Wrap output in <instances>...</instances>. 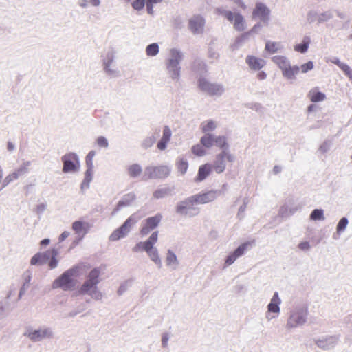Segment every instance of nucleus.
Here are the masks:
<instances>
[{"label":"nucleus","mask_w":352,"mask_h":352,"mask_svg":"<svg viewBox=\"0 0 352 352\" xmlns=\"http://www.w3.org/2000/svg\"><path fill=\"white\" fill-rule=\"evenodd\" d=\"M100 270L99 268H94L87 275V280L80 287L78 292L80 294H89L95 300H101L102 294L98 289V284L100 283Z\"/></svg>","instance_id":"nucleus-1"},{"label":"nucleus","mask_w":352,"mask_h":352,"mask_svg":"<svg viewBox=\"0 0 352 352\" xmlns=\"http://www.w3.org/2000/svg\"><path fill=\"white\" fill-rule=\"evenodd\" d=\"M78 274L77 268H72L65 271L58 278L55 280L52 284L53 288L60 287L64 290L72 289L75 285L74 277Z\"/></svg>","instance_id":"nucleus-2"},{"label":"nucleus","mask_w":352,"mask_h":352,"mask_svg":"<svg viewBox=\"0 0 352 352\" xmlns=\"http://www.w3.org/2000/svg\"><path fill=\"white\" fill-rule=\"evenodd\" d=\"M140 219V217L135 213L131 215L120 228L113 232L110 235L109 239L115 241L123 238L129 232L131 228Z\"/></svg>","instance_id":"nucleus-3"},{"label":"nucleus","mask_w":352,"mask_h":352,"mask_svg":"<svg viewBox=\"0 0 352 352\" xmlns=\"http://www.w3.org/2000/svg\"><path fill=\"white\" fill-rule=\"evenodd\" d=\"M235 160V156L229 151L223 150L216 155L214 161L212 169L218 174L222 173L226 168V162L232 163Z\"/></svg>","instance_id":"nucleus-4"},{"label":"nucleus","mask_w":352,"mask_h":352,"mask_svg":"<svg viewBox=\"0 0 352 352\" xmlns=\"http://www.w3.org/2000/svg\"><path fill=\"white\" fill-rule=\"evenodd\" d=\"M170 173L168 166L161 165L157 166H148L145 169L144 179H164L167 177Z\"/></svg>","instance_id":"nucleus-5"},{"label":"nucleus","mask_w":352,"mask_h":352,"mask_svg":"<svg viewBox=\"0 0 352 352\" xmlns=\"http://www.w3.org/2000/svg\"><path fill=\"white\" fill-rule=\"evenodd\" d=\"M171 58L168 63V69L170 73L171 77L174 79L179 78L180 67L179 66V61L182 60V55L177 50H172L170 51Z\"/></svg>","instance_id":"nucleus-6"},{"label":"nucleus","mask_w":352,"mask_h":352,"mask_svg":"<svg viewBox=\"0 0 352 352\" xmlns=\"http://www.w3.org/2000/svg\"><path fill=\"white\" fill-rule=\"evenodd\" d=\"M195 205L196 204L194 203L192 197H190L177 205L176 211L182 215L194 216L199 213V209L195 208Z\"/></svg>","instance_id":"nucleus-7"},{"label":"nucleus","mask_w":352,"mask_h":352,"mask_svg":"<svg viewBox=\"0 0 352 352\" xmlns=\"http://www.w3.org/2000/svg\"><path fill=\"white\" fill-rule=\"evenodd\" d=\"M198 86L201 90L206 92L210 96H218L223 93V88L221 85L211 83L206 78H200Z\"/></svg>","instance_id":"nucleus-8"},{"label":"nucleus","mask_w":352,"mask_h":352,"mask_svg":"<svg viewBox=\"0 0 352 352\" xmlns=\"http://www.w3.org/2000/svg\"><path fill=\"white\" fill-rule=\"evenodd\" d=\"M162 219L161 214H157L153 217L147 218L142 226L140 234L143 236L147 235L151 230L158 226Z\"/></svg>","instance_id":"nucleus-9"},{"label":"nucleus","mask_w":352,"mask_h":352,"mask_svg":"<svg viewBox=\"0 0 352 352\" xmlns=\"http://www.w3.org/2000/svg\"><path fill=\"white\" fill-rule=\"evenodd\" d=\"M224 16L229 21L233 23L234 28L236 30L241 32L245 30V20L241 14L227 11L224 12Z\"/></svg>","instance_id":"nucleus-10"},{"label":"nucleus","mask_w":352,"mask_h":352,"mask_svg":"<svg viewBox=\"0 0 352 352\" xmlns=\"http://www.w3.org/2000/svg\"><path fill=\"white\" fill-rule=\"evenodd\" d=\"M205 25L204 18L199 15H194L188 21V27L193 34H199L204 32Z\"/></svg>","instance_id":"nucleus-11"},{"label":"nucleus","mask_w":352,"mask_h":352,"mask_svg":"<svg viewBox=\"0 0 352 352\" xmlns=\"http://www.w3.org/2000/svg\"><path fill=\"white\" fill-rule=\"evenodd\" d=\"M307 310H300L294 312L289 317L287 325L288 327H294L302 324L306 321Z\"/></svg>","instance_id":"nucleus-12"},{"label":"nucleus","mask_w":352,"mask_h":352,"mask_svg":"<svg viewBox=\"0 0 352 352\" xmlns=\"http://www.w3.org/2000/svg\"><path fill=\"white\" fill-rule=\"evenodd\" d=\"M217 190H210L204 193H199L191 196L196 204H205L214 201L217 196Z\"/></svg>","instance_id":"nucleus-13"},{"label":"nucleus","mask_w":352,"mask_h":352,"mask_svg":"<svg viewBox=\"0 0 352 352\" xmlns=\"http://www.w3.org/2000/svg\"><path fill=\"white\" fill-rule=\"evenodd\" d=\"M270 12V10L265 4L258 2L256 3L255 8L252 12V17L254 19L258 18L263 21H267Z\"/></svg>","instance_id":"nucleus-14"},{"label":"nucleus","mask_w":352,"mask_h":352,"mask_svg":"<svg viewBox=\"0 0 352 352\" xmlns=\"http://www.w3.org/2000/svg\"><path fill=\"white\" fill-rule=\"evenodd\" d=\"M245 62L249 67L254 71L260 70L266 64L264 59L252 55H248L245 58Z\"/></svg>","instance_id":"nucleus-15"},{"label":"nucleus","mask_w":352,"mask_h":352,"mask_svg":"<svg viewBox=\"0 0 352 352\" xmlns=\"http://www.w3.org/2000/svg\"><path fill=\"white\" fill-rule=\"evenodd\" d=\"M28 170L26 166H21L14 170L13 173L9 174L8 176L6 177L3 182V187L6 186L12 182L17 179L20 176L24 175L25 173H27Z\"/></svg>","instance_id":"nucleus-16"},{"label":"nucleus","mask_w":352,"mask_h":352,"mask_svg":"<svg viewBox=\"0 0 352 352\" xmlns=\"http://www.w3.org/2000/svg\"><path fill=\"white\" fill-rule=\"evenodd\" d=\"M212 166L209 164L201 165L199 168L198 174L195 178V182H199L204 180L211 173Z\"/></svg>","instance_id":"nucleus-17"},{"label":"nucleus","mask_w":352,"mask_h":352,"mask_svg":"<svg viewBox=\"0 0 352 352\" xmlns=\"http://www.w3.org/2000/svg\"><path fill=\"white\" fill-rule=\"evenodd\" d=\"M50 336L51 332L47 329L35 330L28 333V337L33 341L40 340Z\"/></svg>","instance_id":"nucleus-18"},{"label":"nucleus","mask_w":352,"mask_h":352,"mask_svg":"<svg viewBox=\"0 0 352 352\" xmlns=\"http://www.w3.org/2000/svg\"><path fill=\"white\" fill-rule=\"evenodd\" d=\"M171 138V131L168 126H165L163 131V136L157 143V148L163 151L166 148L167 143Z\"/></svg>","instance_id":"nucleus-19"},{"label":"nucleus","mask_w":352,"mask_h":352,"mask_svg":"<svg viewBox=\"0 0 352 352\" xmlns=\"http://www.w3.org/2000/svg\"><path fill=\"white\" fill-rule=\"evenodd\" d=\"M308 97L312 102H318L323 101L326 96L318 90V87L311 89L308 93Z\"/></svg>","instance_id":"nucleus-20"},{"label":"nucleus","mask_w":352,"mask_h":352,"mask_svg":"<svg viewBox=\"0 0 352 352\" xmlns=\"http://www.w3.org/2000/svg\"><path fill=\"white\" fill-rule=\"evenodd\" d=\"M281 300L278 296L277 292H275L273 297L271 299L270 303L267 306V309L269 312L273 313H279L280 307L279 305L280 304Z\"/></svg>","instance_id":"nucleus-21"},{"label":"nucleus","mask_w":352,"mask_h":352,"mask_svg":"<svg viewBox=\"0 0 352 352\" xmlns=\"http://www.w3.org/2000/svg\"><path fill=\"white\" fill-rule=\"evenodd\" d=\"M272 60L282 70V72L290 65L288 59L283 56H275Z\"/></svg>","instance_id":"nucleus-22"},{"label":"nucleus","mask_w":352,"mask_h":352,"mask_svg":"<svg viewBox=\"0 0 352 352\" xmlns=\"http://www.w3.org/2000/svg\"><path fill=\"white\" fill-rule=\"evenodd\" d=\"M50 259V255L49 253H47V252L44 253H38L36 254L32 258H31V264L32 265H36V264H43L46 263Z\"/></svg>","instance_id":"nucleus-23"},{"label":"nucleus","mask_w":352,"mask_h":352,"mask_svg":"<svg viewBox=\"0 0 352 352\" xmlns=\"http://www.w3.org/2000/svg\"><path fill=\"white\" fill-rule=\"evenodd\" d=\"M127 172L131 177H139L142 173V168L138 164H133L127 167Z\"/></svg>","instance_id":"nucleus-24"},{"label":"nucleus","mask_w":352,"mask_h":352,"mask_svg":"<svg viewBox=\"0 0 352 352\" xmlns=\"http://www.w3.org/2000/svg\"><path fill=\"white\" fill-rule=\"evenodd\" d=\"M300 67L297 65L291 66L290 65L287 67V69L283 72V75L289 78L292 79L295 77L296 74L299 73Z\"/></svg>","instance_id":"nucleus-25"},{"label":"nucleus","mask_w":352,"mask_h":352,"mask_svg":"<svg viewBox=\"0 0 352 352\" xmlns=\"http://www.w3.org/2000/svg\"><path fill=\"white\" fill-rule=\"evenodd\" d=\"M216 146L222 149V151L226 150L228 151V144L227 142V139L225 136H214V144Z\"/></svg>","instance_id":"nucleus-26"},{"label":"nucleus","mask_w":352,"mask_h":352,"mask_svg":"<svg viewBox=\"0 0 352 352\" xmlns=\"http://www.w3.org/2000/svg\"><path fill=\"white\" fill-rule=\"evenodd\" d=\"M201 144L206 148H210L214 146V136L211 134H206L201 138Z\"/></svg>","instance_id":"nucleus-27"},{"label":"nucleus","mask_w":352,"mask_h":352,"mask_svg":"<svg viewBox=\"0 0 352 352\" xmlns=\"http://www.w3.org/2000/svg\"><path fill=\"white\" fill-rule=\"evenodd\" d=\"M310 42V38L308 36H305L303 39L302 43L295 45L294 50L296 52L305 53L307 51Z\"/></svg>","instance_id":"nucleus-28"},{"label":"nucleus","mask_w":352,"mask_h":352,"mask_svg":"<svg viewBox=\"0 0 352 352\" xmlns=\"http://www.w3.org/2000/svg\"><path fill=\"white\" fill-rule=\"evenodd\" d=\"M265 49L267 52L274 54L280 49V45L278 42L267 41L265 43Z\"/></svg>","instance_id":"nucleus-29"},{"label":"nucleus","mask_w":352,"mask_h":352,"mask_svg":"<svg viewBox=\"0 0 352 352\" xmlns=\"http://www.w3.org/2000/svg\"><path fill=\"white\" fill-rule=\"evenodd\" d=\"M63 171L67 173L70 171H74L76 170V165L71 160H67L65 157L63 158Z\"/></svg>","instance_id":"nucleus-30"},{"label":"nucleus","mask_w":352,"mask_h":352,"mask_svg":"<svg viewBox=\"0 0 352 352\" xmlns=\"http://www.w3.org/2000/svg\"><path fill=\"white\" fill-rule=\"evenodd\" d=\"M47 253H49L50 261L49 263L50 267L52 269L57 266L58 261L56 258V256H57V251L54 249L50 250L47 251Z\"/></svg>","instance_id":"nucleus-31"},{"label":"nucleus","mask_w":352,"mask_h":352,"mask_svg":"<svg viewBox=\"0 0 352 352\" xmlns=\"http://www.w3.org/2000/svg\"><path fill=\"white\" fill-rule=\"evenodd\" d=\"M135 199V195L133 193L128 194L125 196L123 200L120 201L118 204V207L120 208L129 205Z\"/></svg>","instance_id":"nucleus-32"},{"label":"nucleus","mask_w":352,"mask_h":352,"mask_svg":"<svg viewBox=\"0 0 352 352\" xmlns=\"http://www.w3.org/2000/svg\"><path fill=\"white\" fill-rule=\"evenodd\" d=\"M146 54L149 56H153L158 54L159 46L157 43H152L148 45L146 49Z\"/></svg>","instance_id":"nucleus-33"},{"label":"nucleus","mask_w":352,"mask_h":352,"mask_svg":"<svg viewBox=\"0 0 352 352\" xmlns=\"http://www.w3.org/2000/svg\"><path fill=\"white\" fill-rule=\"evenodd\" d=\"M201 130L204 133H207L213 131L216 128V124L212 120H208L204 122L201 125Z\"/></svg>","instance_id":"nucleus-34"},{"label":"nucleus","mask_w":352,"mask_h":352,"mask_svg":"<svg viewBox=\"0 0 352 352\" xmlns=\"http://www.w3.org/2000/svg\"><path fill=\"white\" fill-rule=\"evenodd\" d=\"M310 219L314 221L317 220H324V214L322 210L320 209H315L312 211Z\"/></svg>","instance_id":"nucleus-35"},{"label":"nucleus","mask_w":352,"mask_h":352,"mask_svg":"<svg viewBox=\"0 0 352 352\" xmlns=\"http://www.w3.org/2000/svg\"><path fill=\"white\" fill-rule=\"evenodd\" d=\"M177 167L178 170L182 174H184L187 171V170H188V164L184 159H180L177 162Z\"/></svg>","instance_id":"nucleus-36"},{"label":"nucleus","mask_w":352,"mask_h":352,"mask_svg":"<svg viewBox=\"0 0 352 352\" xmlns=\"http://www.w3.org/2000/svg\"><path fill=\"white\" fill-rule=\"evenodd\" d=\"M251 245V243L250 242H245L243 244H241V245H239L234 251V252L235 253V254L236 255V256L239 257L241 256H242L245 251L248 249V248L249 246Z\"/></svg>","instance_id":"nucleus-37"},{"label":"nucleus","mask_w":352,"mask_h":352,"mask_svg":"<svg viewBox=\"0 0 352 352\" xmlns=\"http://www.w3.org/2000/svg\"><path fill=\"white\" fill-rule=\"evenodd\" d=\"M192 152L193 154L197 156H203L206 153V150L204 148L202 144H197L192 147Z\"/></svg>","instance_id":"nucleus-38"},{"label":"nucleus","mask_w":352,"mask_h":352,"mask_svg":"<svg viewBox=\"0 0 352 352\" xmlns=\"http://www.w3.org/2000/svg\"><path fill=\"white\" fill-rule=\"evenodd\" d=\"M167 265H170L177 263V258L176 255L170 250L168 251L166 257Z\"/></svg>","instance_id":"nucleus-39"},{"label":"nucleus","mask_w":352,"mask_h":352,"mask_svg":"<svg viewBox=\"0 0 352 352\" xmlns=\"http://www.w3.org/2000/svg\"><path fill=\"white\" fill-rule=\"evenodd\" d=\"M147 253L153 261H154L157 264H161V261L158 256L157 250L156 249L150 250L149 252H147Z\"/></svg>","instance_id":"nucleus-40"},{"label":"nucleus","mask_w":352,"mask_h":352,"mask_svg":"<svg viewBox=\"0 0 352 352\" xmlns=\"http://www.w3.org/2000/svg\"><path fill=\"white\" fill-rule=\"evenodd\" d=\"M72 228L76 233H80L85 229V224L82 221H75L72 224Z\"/></svg>","instance_id":"nucleus-41"},{"label":"nucleus","mask_w":352,"mask_h":352,"mask_svg":"<svg viewBox=\"0 0 352 352\" xmlns=\"http://www.w3.org/2000/svg\"><path fill=\"white\" fill-rule=\"evenodd\" d=\"M96 155V151H91L86 157V164L87 168H93V158Z\"/></svg>","instance_id":"nucleus-42"},{"label":"nucleus","mask_w":352,"mask_h":352,"mask_svg":"<svg viewBox=\"0 0 352 352\" xmlns=\"http://www.w3.org/2000/svg\"><path fill=\"white\" fill-rule=\"evenodd\" d=\"M145 5V0H134L131 6L136 10H142Z\"/></svg>","instance_id":"nucleus-43"},{"label":"nucleus","mask_w":352,"mask_h":352,"mask_svg":"<svg viewBox=\"0 0 352 352\" xmlns=\"http://www.w3.org/2000/svg\"><path fill=\"white\" fill-rule=\"evenodd\" d=\"M168 193V189H159L153 192V197L155 199H160L165 197Z\"/></svg>","instance_id":"nucleus-44"},{"label":"nucleus","mask_w":352,"mask_h":352,"mask_svg":"<svg viewBox=\"0 0 352 352\" xmlns=\"http://www.w3.org/2000/svg\"><path fill=\"white\" fill-rule=\"evenodd\" d=\"M96 144L100 148H107L109 145L107 140L103 136L97 138Z\"/></svg>","instance_id":"nucleus-45"},{"label":"nucleus","mask_w":352,"mask_h":352,"mask_svg":"<svg viewBox=\"0 0 352 352\" xmlns=\"http://www.w3.org/2000/svg\"><path fill=\"white\" fill-rule=\"evenodd\" d=\"M347 224H348L347 219L345 217L342 218L340 220V221L337 226V231L338 232L343 231L346 228Z\"/></svg>","instance_id":"nucleus-46"},{"label":"nucleus","mask_w":352,"mask_h":352,"mask_svg":"<svg viewBox=\"0 0 352 352\" xmlns=\"http://www.w3.org/2000/svg\"><path fill=\"white\" fill-rule=\"evenodd\" d=\"M314 67V64L312 61H308L307 63L302 64L300 69H301L302 72L306 73L309 70H311Z\"/></svg>","instance_id":"nucleus-47"},{"label":"nucleus","mask_w":352,"mask_h":352,"mask_svg":"<svg viewBox=\"0 0 352 352\" xmlns=\"http://www.w3.org/2000/svg\"><path fill=\"white\" fill-rule=\"evenodd\" d=\"M237 258H239V257L236 256L235 253L232 252V254H230V255H228L227 256L226 261H225L226 265L228 266V265H232L236 260Z\"/></svg>","instance_id":"nucleus-48"},{"label":"nucleus","mask_w":352,"mask_h":352,"mask_svg":"<svg viewBox=\"0 0 352 352\" xmlns=\"http://www.w3.org/2000/svg\"><path fill=\"white\" fill-rule=\"evenodd\" d=\"M340 69L343 71L346 76H347L351 79L352 78V70L347 64L344 63L341 66Z\"/></svg>","instance_id":"nucleus-49"},{"label":"nucleus","mask_w":352,"mask_h":352,"mask_svg":"<svg viewBox=\"0 0 352 352\" xmlns=\"http://www.w3.org/2000/svg\"><path fill=\"white\" fill-rule=\"evenodd\" d=\"M157 239H158V232L157 231H155L154 232H153L151 234V235L150 236V237L148 238V241L152 243V244H155L157 241Z\"/></svg>","instance_id":"nucleus-50"},{"label":"nucleus","mask_w":352,"mask_h":352,"mask_svg":"<svg viewBox=\"0 0 352 352\" xmlns=\"http://www.w3.org/2000/svg\"><path fill=\"white\" fill-rule=\"evenodd\" d=\"M142 243L144 245V250H145L146 252L153 250V244H152L148 240Z\"/></svg>","instance_id":"nucleus-51"},{"label":"nucleus","mask_w":352,"mask_h":352,"mask_svg":"<svg viewBox=\"0 0 352 352\" xmlns=\"http://www.w3.org/2000/svg\"><path fill=\"white\" fill-rule=\"evenodd\" d=\"M93 174V168H87V170L85 173V179L89 182L91 180Z\"/></svg>","instance_id":"nucleus-52"},{"label":"nucleus","mask_w":352,"mask_h":352,"mask_svg":"<svg viewBox=\"0 0 352 352\" xmlns=\"http://www.w3.org/2000/svg\"><path fill=\"white\" fill-rule=\"evenodd\" d=\"M141 250H144V245L142 242L137 243L133 248L134 252H138Z\"/></svg>","instance_id":"nucleus-53"},{"label":"nucleus","mask_w":352,"mask_h":352,"mask_svg":"<svg viewBox=\"0 0 352 352\" xmlns=\"http://www.w3.org/2000/svg\"><path fill=\"white\" fill-rule=\"evenodd\" d=\"M298 247L301 250H307L309 248V244L308 242H302L299 244Z\"/></svg>","instance_id":"nucleus-54"},{"label":"nucleus","mask_w":352,"mask_h":352,"mask_svg":"<svg viewBox=\"0 0 352 352\" xmlns=\"http://www.w3.org/2000/svg\"><path fill=\"white\" fill-rule=\"evenodd\" d=\"M267 76V74L265 72L263 71H261V72H259L258 74H257V78L259 79V80H264Z\"/></svg>","instance_id":"nucleus-55"},{"label":"nucleus","mask_w":352,"mask_h":352,"mask_svg":"<svg viewBox=\"0 0 352 352\" xmlns=\"http://www.w3.org/2000/svg\"><path fill=\"white\" fill-rule=\"evenodd\" d=\"M69 232H66V231H65V232H63L60 234V237H59V240H60V241H64L66 238H67V237L69 236Z\"/></svg>","instance_id":"nucleus-56"},{"label":"nucleus","mask_w":352,"mask_h":352,"mask_svg":"<svg viewBox=\"0 0 352 352\" xmlns=\"http://www.w3.org/2000/svg\"><path fill=\"white\" fill-rule=\"evenodd\" d=\"M250 32H245V33L243 34L240 37H239V38H238L237 41H238L239 42L244 41L245 39H246V38H247V37L248 36V35L250 34Z\"/></svg>","instance_id":"nucleus-57"},{"label":"nucleus","mask_w":352,"mask_h":352,"mask_svg":"<svg viewBox=\"0 0 352 352\" xmlns=\"http://www.w3.org/2000/svg\"><path fill=\"white\" fill-rule=\"evenodd\" d=\"M153 5L146 2V9L148 14H152L153 13Z\"/></svg>","instance_id":"nucleus-58"},{"label":"nucleus","mask_w":352,"mask_h":352,"mask_svg":"<svg viewBox=\"0 0 352 352\" xmlns=\"http://www.w3.org/2000/svg\"><path fill=\"white\" fill-rule=\"evenodd\" d=\"M236 4H238V6L243 8V9H245L246 6L244 4V3L241 1V0H233Z\"/></svg>","instance_id":"nucleus-59"},{"label":"nucleus","mask_w":352,"mask_h":352,"mask_svg":"<svg viewBox=\"0 0 352 352\" xmlns=\"http://www.w3.org/2000/svg\"><path fill=\"white\" fill-rule=\"evenodd\" d=\"M331 62L338 65L340 68L341 67V66L344 64L343 63H341L339 59L338 58H334L333 60H331Z\"/></svg>","instance_id":"nucleus-60"},{"label":"nucleus","mask_w":352,"mask_h":352,"mask_svg":"<svg viewBox=\"0 0 352 352\" xmlns=\"http://www.w3.org/2000/svg\"><path fill=\"white\" fill-rule=\"evenodd\" d=\"M162 0H146V2L152 5L157 3H160Z\"/></svg>","instance_id":"nucleus-61"},{"label":"nucleus","mask_w":352,"mask_h":352,"mask_svg":"<svg viewBox=\"0 0 352 352\" xmlns=\"http://www.w3.org/2000/svg\"><path fill=\"white\" fill-rule=\"evenodd\" d=\"M49 243H50V240L47 239H45L41 241V245H45L49 244Z\"/></svg>","instance_id":"nucleus-62"},{"label":"nucleus","mask_w":352,"mask_h":352,"mask_svg":"<svg viewBox=\"0 0 352 352\" xmlns=\"http://www.w3.org/2000/svg\"><path fill=\"white\" fill-rule=\"evenodd\" d=\"M224 12H226V10H223V9L221 8H217L216 10V12L219 14H222L224 16Z\"/></svg>","instance_id":"nucleus-63"},{"label":"nucleus","mask_w":352,"mask_h":352,"mask_svg":"<svg viewBox=\"0 0 352 352\" xmlns=\"http://www.w3.org/2000/svg\"><path fill=\"white\" fill-rule=\"evenodd\" d=\"M91 4L94 6H98L100 4L99 0H91Z\"/></svg>","instance_id":"nucleus-64"}]
</instances>
